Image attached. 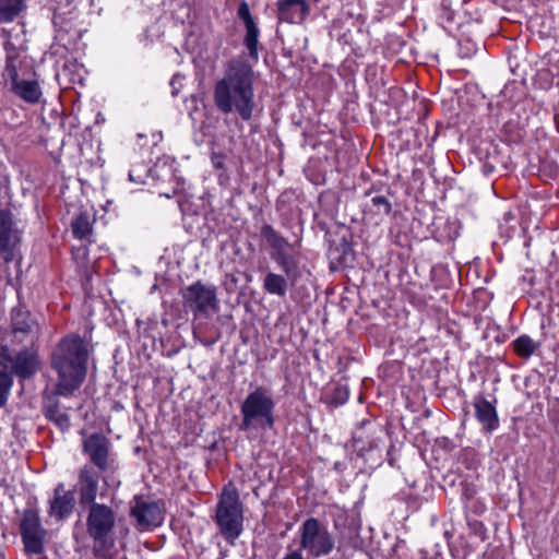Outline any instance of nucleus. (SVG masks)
<instances>
[{"label":"nucleus","instance_id":"nucleus-3","mask_svg":"<svg viewBox=\"0 0 559 559\" xmlns=\"http://www.w3.org/2000/svg\"><path fill=\"white\" fill-rule=\"evenodd\" d=\"M116 523L114 510L103 503L90 504L86 518V531L94 540L93 552L97 559H112L110 554L115 543L109 537Z\"/></svg>","mask_w":559,"mask_h":559},{"label":"nucleus","instance_id":"nucleus-10","mask_svg":"<svg viewBox=\"0 0 559 559\" xmlns=\"http://www.w3.org/2000/svg\"><path fill=\"white\" fill-rule=\"evenodd\" d=\"M20 532L28 554L38 555L44 550L46 530L43 527L39 511L29 506L22 512L20 520Z\"/></svg>","mask_w":559,"mask_h":559},{"label":"nucleus","instance_id":"nucleus-26","mask_svg":"<svg viewBox=\"0 0 559 559\" xmlns=\"http://www.w3.org/2000/svg\"><path fill=\"white\" fill-rule=\"evenodd\" d=\"M4 360L0 359V407L4 406L11 388L13 385V378L11 373H5Z\"/></svg>","mask_w":559,"mask_h":559},{"label":"nucleus","instance_id":"nucleus-13","mask_svg":"<svg viewBox=\"0 0 559 559\" xmlns=\"http://www.w3.org/2000/svg\"><path fill=\"white\" fill-rule=\"evenodd\" d=\"M20 241V230L16 228L11 213L0 211V258L5 262L12 261L16 255Z\"/></svg>","mask_w":559,"mask_h":559},{"label":"nucleus","instance_id":"nucleus-23","mask_svg":"<svg viewBox=\"0 0 559 559\" xmlns=\"http://www.w3.org/2000/svg\"><path fill=\"white\" fill-rule=\"evenodd\" d=\"M46 417L55 423L61 430H67L70 427V418L67 413L59 408L58 403H48L44 407Z\"/></svg>","mask_w":559,"mask_h":559},{"label":"nucleus","instance_id":"nucleus-18","mask_svg":"<svg viewBox=\"0 0 559 559\" xmlns=\"http://www.w3.org/2000/svg\"><path fill=\"white\" fill-rule=\"evenodd\" d=\"M474 407L476 418L486 431L491 432L498 428L499 419L492 403L483 396H476Z\"/></svg>","mask_w":559,"mask_h":559},{"label":"nucleus","instance_id":"nucleus-12","mask_svg":"<svg viewBox=\"0 0 559 559\" xmlns=\"http://www.w3.org/2000/svg\"><path fill=\"white\" fill-rule=\"evenodd\" d=\"M83 451L88 455L93 466L99 472H108L115 460L109 452V441L99 433H93L83 442Z\"/></svg>","mask_w":559,"mask_h":559},{"label":"nucleus","instance_id":"nucleus-21","mask_svg":"<svg viewBox=\"0 0 559 559\" xmlns=\"http://www.w3.org/2000/svg\"><path fill=\"white\" fill-rule=\"evenodd\" d=\"M12 325L15 336L19 333L28 334L31 336V342H33L37 325L28 312H15L12 317Z\"/></svg>","mask_w":559,"mask_h":559},{"label":"nucleus","instance_id":"nucleus-25","mask_svg":"<svg viewBox=\"0 0 559 559\" xmlns=\"http://www.w3.org/2000/svg\"><path fill=\"white\" fill-rule=\"evenodd\" d=\"M246 27V36H245V45L249 50L250 57L257 59L258 58V39H259V28L255 22L245 25Z\"/></svg>","mask_w":559,"mask_h":559},{"label":"nucleus","instance_id":"nucleus-24","mask_svg":"<svg viewBox=\"0 0 559 559\" xmlns=\"http://www.w3.org/2000/svg\"><path fill=\"white\" fill-rule=\"evenodd\" d=\"M512 346L516 355L528 358L539 347V343L535 342L531 336L523 334L512 342Z\"/></svg>","mask_w":559,"mask_h":559},{"label":"nucleus","instance_id":"nucleus-15","mask_svg":"<svg viewBox=\"0 0 559 559\" xmlns=\"http://www.w3.org/2000/svg\"><path fill=\"white\" fill-rule=\"evenodd\" d=\"M103 472L93 465L85 464L79 472L78 488L81 504L95 503L98 491L99 477Z\"/></svg>","mask_w":559,"mask_h":559},{"label":"nucleus","instance_id":"nucleus-19","mask_svg":"<svg viewBox=\"0 0 559 559\" xmlns=\"http://www.w3.org/2000/svg\"><path fill=\"white\" fill-rule=\"evenodd\" d=\"M26 9V0H0V25L13 23Z\"/></svg>","mask_w":559,"mask_h":559},{"label":"nucleus","instance_id":"nucleus-31","mask_svg":"<svg viewBox=\"0 0 559 559\" xmlns=\"http://www.w3.org/2000/svg\"><path fill=\"white\" fill-rule=\"evenodd\" d=\"M333 400L336 404H344L348 400V391L345 386L335 389Z\"/></svg>","mask_w":559,"mask_h":559},{"label":"nucleus","instance_id":"nucleus-30","mask_svg":"<svg viewBox=\"0 0 559 559\" xmlns=\"http://www.w3.org/2000/svg\"><path fill=\"white\" fill-rule=\"evenodd\" d=\"M238 16L243 21L245 25L255 22L250 13L247 2H242L238 8Z\"/></svg>","mask_w":559,"mask_h":559},{"label":"nucleus","instance_id":"nucleus-29","mask_svg":"<svg viewBox=\"0 0 559 559\" xmlns=\"http://www.w3.org/2000/svg\"><path fill=\"white\" fill-rule=\"evenodd\" d=\"M73 259L80 266H85L87 260V248L85 245L73 248Z\"/></svg>","mask_w":559,"mask_h":559},{"label":"nucleus","instance_id":"nucleus-2","mask_svg":"<svg viewBox=\"0 0 559 559\" xmlns=\"http://www.w3.org/2000/svg\"><path fill=\"white\" fill-rule=\"evenodd\" d=\"M87 357V345L81 336L70 334L59 342L51 354V367L58 374V394L70 395L80 388L86 376Z\"/></svg>","mask_w":559,"mask_h":559},{"label":"nucleus","instance_id":"nucleus-8","mask_svg":"<svg viewBox=\"0 0 559 559\" xmlns=\"http://www.w3.org/2000/svg\"><path fill=\"white\" fill-rule=\"evenodd\" d=\"M261 235L272 248L271 258L292 282H296L300 272L298 252L295 250L294 246L270 225L262 228Z\"/></svg>","mask_w":559,"mask_h":559},{"label":"nucleus","instance_id":"nucleus-5","mask_svg":"<svg viewBox=\"0 0 559 559\" xmlns=\"http://www.w3.org/2000/svg\"><path fill=\"white\" fill-rule=\"evenodd\" d=\"M215 522L227 540H235L242 531L243 510L237 490L225 487L216 506Z\"/></svg>","mask_w":559,"mask_h":559},{"label":"nucleus","instance_id":"nucleus-32","mask_svg":"<svg viewBox=\"0 0 559 559\" xmlns=\"http://www.w3.org/2000/svg\"><path fill=\"white\" fill-rule=\"evenodd\" d=\"M282 559H305L299 550H293L286 554Z\"/></svg>","mask_w":559,"mask_h":559},{"label":"nucleus","instance_id":"nucleus-20","mask_svg":"<svg viewBox=\"0 0 559 559\" xmlns=\"http://www.w3.org/2000/svg\"><path fill=\"white\" fill-rule=\"evenodd\" d=\"M296 282H292L286 275L269 272L263 280V288L271 295L283 297L286 295L289 285H294Z\"/></svg>","mask_w":559,"mask_h":559},{"label":"nucleus","instance_id":"nucleus-14","mask_svg":"<svg viewBox=\"0 0 559 559\" xmlns=\"http://www.w3.org/2000/svg\"><path fill=\"white\" fill-rule=\"evenodd\" d=\"M131 514L135 518L138 525L142 530H151L162 524L164 515L157 502L135 499L131 509Z\"/></svg>","mask_w":559,"mask_h":559},{"label":"nucleus","instance_id":"nucleus-27","mask_svg":"<svg viewBox=\"0 0 559 559\" xmlns=\"http://www.w3.org/2000/svg\"><path fill=\"white\" fill-rule=\"evenodd\" d=\"M371 203L376 207L377 214L388 215L391 211V203L383 195L373 197Z\"/></svg>","mask_w":559,"mask_h":559},{"label":"nucleus","instance_id":"nucleus-28","mask_svg":"<svg viewBox=\"0 0 559 559\" xmlns=\"http://www.w3.org/2000/svg\"><path fill=\"white\" fill-rule=\"evenodd\" d=\"M147 176V168L146 167H133L129 171V179L130 181L134 183H143L145 181V178Z\"/></svg>","mask_w":559,"mask_h":559},{"label":"nucleus","instance_id":"nucleus-1","mask_svg":"<svg viewBox=\"0 0 559 559\" xmlns=\"http://www.w3.org/2000/svg\"><path fill=\"white\" fill-rule=\"evenodd\" d=\"M254 82L251 64L240 58L230 60L223 78L214 86L217 109L223 114L235 111L242 120H250L254 109Z\"/></svg>","mask_w":559,"mask_h":559},{"label":"nucleus","instance_id":"nucleus-7","mask_svg":"<svg viewBox=\"0 0 559 559\" xmlns=\"http://www.w3.org/2000/svg\"><path fill=\"white\" fill-rule=\"evenodd\" d=\"M2 35L7 38L3 45L5 51L4 71L10 79L12 92L26 103H38L43 94L38 82L36 80L19 79V59L21 55V49L10 40V31L2 29Z\"/></svg>","mask_w":559,"mask_h":559},{"label":"nucleus","instance_id":"nucleus-4","mask_svg":"<svg viewBox=\"0 0 559 559\" xmlns=\"http://www.w3.org/2000/svg\"><path fill=\"white\" fill-rule=\"evenodd\" d=\"M274 407L271 391L265 386H258L241 404L240 430L271 429L274 425Z\"/></svg>","mask_w":559,"mask_h":559},{"label":"nucleus","instance_id":"nucleus-16","mask_svg":"<svg viewBox=\"0 0 559 559\" xmlns=\"http://www.w3.org/2000/svg\"><path fill=\"white\" fill-rule=\"evenodd\" d=\"M75 503L74 492L66 490L62 483L58 484L53 490V497L49 502L48 513L56 520H64L73 512Z\"/></svg>","mask_w":559,"mask_h":559},{"label":"nucleus","instance_id":"nucleus-9","mask_svg":"<svg viewBox=\"0 0 559 559\" xmlns=\"http://www.w3.org/2000/svg\"><path fill=\"white\" fill-rule=\"evenodd\" d=\"M183 306L194 316L209 318L219 308L216 287L198 281L182 292Z\"/></svg>","mask_w":559,"mask_h":559},{"label":"nucleus","instance_id":"nucleus-11","mask_svg":"<svg viewBox=\"0 0 559 559\" xmlns=\"http://www.w3.org/2000/svg\"><path fill=\"white\" fill-rule=\"evenodd\" d=\"M0 359L4 360L5 373H11V377L15 374L22 379L32 377L40 367L36 352L28 347L17 353L11 352L8 347H2Z\"/></svg>","mask_w":559,"mask_h":559},{"label":"nucleus","instance_id":"nucleus-17","mask_svg":"<svg viewBox=\"0 0 559 559\" xmlns=\"http://www.w3.org/2000/svg\"><path fill=\"white\" fill-rule=\"evenodd\" d=\"M277 19L280 22L300 24L310 11L307 0H277Z\"/></svg>","mask_w":559,"mask_h":559},{"label":"nucleus","instance_id":"nucleus-22","mask_svg":"<svg viewBox=\"0 0 559 559\" xmlns=\"http://www.w3.org/2000/svg\"><path fill=\"white\" fill-rule=\"evenodd\" d=\"M72 234L80 240H87L92 234L93 227L87 213L79 214L71 223Z\"/></svg>","mask_w":559,"mask_h":559},{"label":"nucleus","instance_id":"nucleus-6","mask_svg":"<svg viewBox=\"0 0 559 559\" xmlns=\"http://www.w3.org/2000/svg\"><path fill=\"white\" fill-rule=\"evenodd\" d=\"M299 551L304 550L308 558H321L330 555L335 548V537L326 524L317 518H309L298 528Z\"/></svg>","mask_w":559,"mask_h":559}]
</instances>
